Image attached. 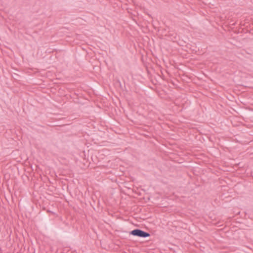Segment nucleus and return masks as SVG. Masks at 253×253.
Listing matches in <instances>:
<instances>
[{
  "label": "nucleus",
  "mask_w": 253,
  "mask_h": 253,
  "mask_svg": "<svg viewBox=\"0 0 253 253\" xmlns=\"http://www.w3.org/2000/svg\"><path fill=\"white\" fill-rule=\"evenodd\" d=\"M129 234L134 236H137L142 238H146L150 236V234L149 233L139 229H134L131 231L129 232Z\"/></svg>",
  "instance_id": "1"
}]
</instances>
